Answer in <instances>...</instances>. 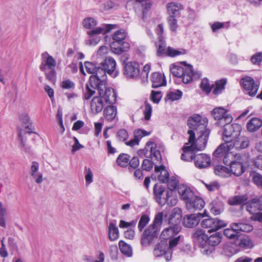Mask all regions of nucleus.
Segmentation results:
<instances>
[{"mask_svg": "<svg viewBox=\"0 0 262 262\" xmlns=\"http://www.w3.org/2000/svg\"><path fill=\"white\" fill-rule=\"evenodd\" d=\"M98 88V96L94 97L91 102V109L93 113L97 114L102 111L104 103L114 104L116 101V93L114 90L107 85L100 84L95 86Z\"/></svg>", "mask_w": 262, "mask_h": 262, "instance_id": "nucleus-1", "label": "nucleus"}, {"mask_svg": "<svg viewBox=\"0 0 262 262\" xmlns=\"http://www.w3.org/2000/svg\"><path fill=\"white\" fill-rule=\"evenodd\" d=\"M116 62L115 59L112 57L106 58L103 62L101 63L98 68L97 77H100L101 80V84L107 85V76L106 73L115 78L118 76L119 71L116 70ZM97 77L93 76L91 77V82L95 84V81H98ZM99 80H98L99 81Z\"/></svg>", "mask_w": 262, "mask_h": 262, "instance_id": "nucleus-2", "label": "nucleus"}, {"mask_svg": "<svg viewBox=\"0 0 262 262\" xmlns=\"http://www.w3.org/2000/svg\"><path fill=\"white\" fill-rule=\"evenodd\" d=\"M170 72L174 76L182 78V81L185 84H188L193 80L199 79L201 75L200 72H194L192 66L190 64L186 65L185 69L180 66H173L170 68Z\"/></svg>", "mask_w": 262, "mask_h": 262, "instance_id": "nucleus-3", "label": "nucleus"}, {"mask_svg": "<svg viewBox=\"0 0 262 262\" xmlns=\"http://www.w3.org/2000/svg\"><path fill=\"white\" fill-rule=\"evenodd\" d=\"M208 120L206 118H202L199 115H194L189 117L187 120V125L190 129L188 130V134L189 135V143H191L195 140V133L194 130L198 133L201 132L206 128Z\"/></svg>", "mask_w": 262, "mask_h": 262, "instance_id": "nucleus-4", "label": "nucleus"}, {"mask_svg": "<svg viewBox=\"0 0 262 262\" xmlns=\"http://www.w3.org/2000/svg\"><path fill=\"white\" fill-rule=\"evenodd\" d=\"M126 33L124 30L120 29L115 32L113 36V41L110 44L111 50L116 54L120 55L127 51L129 44L124 41Z\"/></svg>", "mask_w": 262, "mask_h": 262, "instance_id": "nucleus-5", "label": "nucleus"}, {"mask_svg": "<svg viewBox=\"0 0 262 262\" xmlns=\"http://www.w3.org/2000/svg\"><path fill=\"white\" fill-rule=\"evenodd\" d=\"M175 213V211H173L170 214L169 219V224L171 225L169 227L165 229L161 234V238L165 240H168L170 238L175 237L176 236L178 235L179 233L181 230L182 227L180 225L181 215L179 214L177 215V220L174 224L173 223V214Z\"/></svg>", "mask_w": 262, "mask_h": 262, "instance_id": "nucleus-6", "label": "nucleus"}, {"mask_svg": "<svg viewBox=\"0 0 262 262\" xmlns=\"http://www.w3.org/2000/svg\"><path fill=\"white\" fill-rule=\"evenodd\" d=\"M115 25L111 24H103L101 27H97L87 32L88 34L92 38L86 40V44L96 45L100 41V38L95 36L101 33L105 34L115 28Z\"/></svg>", "mask_w": 262, "mask_h": 262, "instance_id": "nucleus-7", "label": "nucleus"}, {"mask_svg": "<svg viewBox=\"0 0 262 262\" xmlns=\"http://www.w3.org/2000/svg\"><path fill=\"white\" fill-rule=\"evenodd\" d=\"M224 123L222 126L224 127V131L223 135V139L225 142L228 143L239 136L242 130L241 126L237 123L230 124Z\"/></svg>", "mask_w": 262, "mask_h": 262, "instance_id": "nucleus-8", "label": "nucleus"}, {"mask_svg": "<svg viewBox=\"0 0 262 262\" xmlns=\"http://www.w3.org/2000/svg\"><path fill=\"white\" fill-rule=\"evenodd\" d=\"M153 193L157 202L160 205L163 206L168 202L172 192L166 190L163 186L156 184L154 186Z\"/></svg>", "mask_w": 262, "mask_h": 262, "instance_id": "nucleus-9", "label": "nucleus"}, {"mask_svg": "<svg viewBox=\"0 0 262 262\" xmlns=\"http://www.w3.org/2000/svg\"><path fill=\"white\" fill-rule=\"evenodd\" d=\"M211 114L221 126L224 123L228 124L231 123L233 120L232 116L228 113V111L223 107H217L211 111Z\"/></svg>", "mask_w": 262, "mask_h": 262, "instance_id": "nucleus-10", "label": "nucleus"}, {"mask_svg": "<svg viewBox=\"0 0 262 262\" xmlns=\"http://www.w3.org/2000/svg\"><path fill=\"white\" fill-rule=\"evenodd\" d=\"M201 226L204 228H209V232L215 231L227 226V223L223 220L217 218H207L201 222Z\"/></svg>", "mask_w": 262, "mask_h": 262, "instance_id": "nucleus-11", "label": "nucleus"}, {"mask_svg": "<svg viewBox=\"0 0 262 262\" xmlns=\"http://www.w3.org/2000/svg\"><path fill=\"white\" fill-rule=\"evenodd\" d=\"M159 229L152 225H149L143 232L141 239V244L145 246L150 244L158 235Z\"/></svg>", "mask_w": 262, "mask_h": 262, "instance_id": "nucleus-12", "label": "nucleus"}, {"mask_svg": "<svg viewBox=\"0 0 262 262\" xmlns=\"http://www.w3.org/2000/svg\"><path fill=\"white\" fill-rule=\"evenodd\" d=\"M206 216H207L206 210L203 213H198L186 215L183 218V224L186 227L193 228L199 224L201 218Z\"/></svg>", "mask_w": 262, "mask_h": 262, "instance_id": "nucleus-13", "label": "nucleus"}, {"mask_svg": "<svg viewBox=\"0 0 262 262\" xmlns=\"http://www.w3.org/2000/svg\"><path fill=\"white\" fill-rule=\"evenodd\" d=\"M153 253L156 257L164 256V258L167 261H170L172 257V252L167 249V243L163 241L156 246Z\"/></svg>", "mask_w": 262, "mask_h": 262, "instance_id": "nucleus-14", "label": "nucleus"}, {"mask_svg": "<svg viewBox=\"0 0 262 262\" xmlns=\"http://www.w3.org/2000/svg\"><path fill=\"white\" fill-rule=\"evenodd\" d=\"M250 144V141L248 137H238L234 138L229 143V149L232 150L235 149L237 151L241 150L247 148Z\"/></svg>", "mask_w": 262, "mask_h": 262, "instance_id": "nucleus-15", "label": "nucleus"}, {"mask_svg": "<svg viewBox=\"0 0 262 262\" xmlns=\"http://www.w3.org/2000/svg\"><path fill=\"white\" fill-rule=\"evenodd\" d=\"M241 84L243 88L248 92V93L250 96L255 95L258 89V85L255 83V81L252 77L247 76L242 78Z\"/></svg>", "mask_w": 262, "mask_h": 262, "instance_id": "nucleus-16", "label": "nucleus"}, {"mask_svg": "<svg viewBox=\"0 0 262 262\" xmlns=\"http://www.w3.org/2000/svg\"><path fill=\"white\" fill-rule=\"evenodd\" d=\"M140 71L139 65L136 62H128L124 66V74L127 78L137 77Z\"/></svg>", "mask_w": 262, "mask_h": 262, "instance_id": "nucleus-17", "label": "nucleus"}, {"mask_svg": "<svg viewBox=\"0 0 262 262\" xmlns=\"http://www.w3.org/2000/svg\"><path fill=\"white\" fill-rule=\"evenodd\" d=\"M41 63L39 66L41 71H45L47 69H55L56 62L54 58L48 52H44L41 54Z\"/></svg>", "mask_w": 262, "mask_h": 262, "instance_id": "nucleus-18", "label": "nucleus"}, {"mask_svg": "<svg viewBox=\"0 0 262 262\" xmlns=\"http://www.w3.org/2000/svg\"><path fill=\"white\" fill-rule=\"evenodd\" d=\"M84 66L85 67L86 70L88 73L90 74H92V75L89 78V82L91 84L92 86H96L97 85H100L101 84V81L100 80H98V81H95L94 84V83H91V79L93 76L97 77L98 80H101V78L100 77H97L98 68H99V66H97L96 64H94L92 62L89 61H85L84 62Z\"/></svg>", "mask_w": 262, "mask_h": 262, "instance_id": "nucleus-19", "label": "nucleus"}, {"mask_svg": "<svg viewBox=\"0 0 262 262\" xmlns=\"http://www.w3.org/2000/svg\"><path fill=\"white\" fill-rule=\"evenodd\" d=\"M193 160L195 166L200 169L206 168L211 163L210 157L205 154H195Z\"/></svg>", "mask_w": 262, "mask_h": 262, "instance_id": "nucleus-20", "label": "nucleus"}, {"mask_svg": "<svg viewBox=\"0 0 262 262\" xmlns=\"http://www.w3.org/2000/svg\"><path fill=\"white\" fill-rule=\"evenodd\" d=\"M205 205L204 200L199 196H195L191 201L186 202V206L190 212L202 209Z\"/></svg>", "mask_w": 262, "mask_h": 262, "instance_id": "nucleus-21", "label": "nucleus"}, {"mask_svg": "<svg viewBox=\"0 0 262 262\" xmlns=\"http://www.w3.org/2000/svg\"><path fill=\"white\" fill-rule=\"evenodd\" d=\"M199 133H200V135L196 139V143L194 144H195V147L197 150H203L206 146L210 134V130L207 129Z\"/></svg>", "mask_w": 262, "mask_h": 262, "instance_id": "nucleus-22", "label": "nucleus"}, {"mask_svg": "<svg viewBox=\"0 0 262 262\" xmlns=\"http://www.w3.org/2000/svg\"><path fill=\"white\" fill-rule=\"evenodd\" d=\"M194 242L201 246L207 244L208 235L202 229L196 230L192 234Z\"/></svg>", "mask_w": 262, "mask_h": 262, "instance_id": "nucleus-23", "label": "nucleus"}, {"mask_svg": "<svg viewBox=\"0 0 262 262\" xmlns=\"http://www.w3.org/2000/svg\"><path fill=\"white\" fill-rule=\"evenodd\" d=\"M39 163L34 161L32 163L30 174L37 184H40L42 181V174L38 172Z\"/></svg>", "mask_w": 262, "mask_h": 262, "instance_id": "nucleus-24", "label": "nucleus"}, {"mask_svg": "<svg viewBox=\"0 0 262 262\" xmlns=\"http://www.w3.org/2000/svg\"><path fill=\"white\" fill-rule=\"evenodd\" d=\"M151 80L152 81V87L157 88L160 86H164L166 82L164 75L159 72H155L152 74Z\"/></svg>", "mask_w": 262, "mask_h": 262, "instance_id": "nucleus-25", "label": "nucleus"}, {"mask_svg": "<svg viewBox=\"0 0 262 262\" xmlns=\"http://www.w3.org/2000/svg\"><path fill=\"white\" fill-rule=\"evenodd\" d=\"M166 8L169 16L176 17L179 15L180 11L183 9V6L180 3L171 2L167 4Z\"/></svg>", "mask_w": 262, "mask_h": 262, "instance_id": "nucleus-26", "label": "nucleus"}, {"mask_svg": "<svg viewBox=\"0 0 262 262\" xmlns=\"http://www.w3.org/2000/svg\"><path fill=\"white\" fill-rule=\"evenodd\" d=\"M178 192L182 199L186 202L191 201L195 196L190 188L183 186L179 188Z\"/></svg>", "mask_w": 262, "mask_h": 262, "instance_id": "nucleus-27", "label": "nucleus"}, {"mask_svg": "<svg viewBox=\"0 0 262 262\" xmlns=\"http://www.w3.org/2000/svg\"><path fill=\"white\" fill-rule=\"evenodd\" d=\"M103 113L105 118L108 121H112L117 116V109L113 104H110L104 108Z\"/></svg>", "mask_w": 262, "mask_h": 262, "instance_id": "nucleus-28", "label": "nucleus"}, {"mask_svg": "<svg viewBox=\"0 0 262 262\" xmlns=\"http://www.w3.org/2000/svg\"><path fill=\"white\" fill-rule=\"evenodd\" d=\"M262 126V120L258 118L251 119L247 124V128L249 132H254Z\"/></svg>", "mask_w": 262, "mask_h": 262, "instance_id": "nucleus-29", "label": "nucleus"}, {"mask_svg": "<svg viewBox=\"0 0 262 262\" xmlns=\"http://www.w3.org/2000/svg\"><path fill=\"white\" fill-rule=\"evenodd\" d=\"M230 168L231 173L237 177L241 176L245 171L243 165L240 162L232 161Z\"/></svg>", "mask_w": 262, "mask_h": 262, "instance_id": "nucleus-30", "label": "nucleus"}, {"mask_svg": "<svg viewBox=\"0 0 262 262\" xmlns=\"http://www.w3.org/2000/svg\"><path fill=\"white\" fill-rule=\"evenodd\" d=\"M19 120L25 126V130L28 134L33 133L31 122L29 115L27 113H22L19 116Z\"/></svg>", "mask_w": 262, "mask_h": 262, "instance_id": "nucleus-31", "label": "nucleus"}, {"mask_svg": "<svg viewBox=\"0 0 262 262\" xmlns=\"http://www.w3.org/2000/svg\"><path fill=\"white\" fill-rule=\"evenodd\" d=\"M230 227L235 228L234 229L237 230V231L249 232L253 230V226L249 224L243 222L233 223L231 224Z\"/></svg>", "mask_w": 262, "mask_h": 262, "instance_id": "nucleus-32", "label": "nucleus"}, {"mask_svg": "<svg viewBox=\"0 0 262 262\" xmlns=\"http://www.w3.org/2000/svg\"><path fill=\"white\" fill-rule=\"evenodd\" d=\"M246 210L254 216V214L257 213V211L260 210L257 198L253 199L252 200L248 201L246 204Z\"/></svg>", "mask_w": 262, "mask_h": 262, "instance_id": "nucleus-33", "label": "nucleus"}, {"mask_svg": "<svg viewBox=\"0 0 262 262\" xmlns=\"http://www.w3.org/2000/svg\"><path fill=\"white\" fill-rule=\"evenodd\" d=\"M214 173L222 178H228L231 176L230 169L223 165H216L214 168Z\"/></svg>", "mask_w": 262, "mask_h": 262, "instance_id": "nucleus-34", "label": "nucleus"}, {"mask_svg": "<svg viewBox=\"0 0 262 262\" xmlns=\"http://www.w3.org/2000/svg\"><path fill=\"white\" fill-rule=\"evenodd\" d=\"M155 170L156 172H160L158 176V180L159 181L162 183H165L169 179V173L165 169L164 165H162L160 166H156L155 167Z\"/></svg>", "mask_w": 262, "mask_h": 262, "instance_id": "nucleus-35", "label": "nucleus"}, {"mask_svg": "<svg viewBox=\"0 0 262 262\" xmlns=\"http://www.w3.org/2000/svg\"><path fill=\"white\" fill-rule=\"evenodd\" d=\"M230 150L229 149V143L225 142L221 144L213 152V156L216 158L222 157Z\"/></svg>", "mask_w": 262, "mask_h": 262, "instance_id": "nucleus-36", "label": "nucleus"}, {"mask_svg": "<svg viewBox=\"0 0 262 262\" xmlns=\"http://www.w3.org/2000/svg\"><path fill=\"white\" fill-rule=\"evenodd\" d=\"M108 238L111 241H115L119 238V230L116 224L113 223L110 224L108 227Z\"/></svg>", "mask_w": 262, "mask_h": 262, "instance_id": "nucleus-37", "label": "nucleus"}, {"mask_svg": "<svg viewBox=\"0 0 262 262\" xmlns=\"http://www.w3.org/2000/svg\"><path fill=\"white\" fill-rule=\"evenodd\" d=\"M247 195H236L228 200V203L231 205H238L244 203L248 200Z\"/></svg>", "mask_w": 262, "mask_h": 262, "instance_id": "nucleus-38", "label": "nucleus"}, {"mask_svg": "<svg viewBox=\"0 0 262 262\" xmlns=\"http://www.w3.org/2000/svg\"><path fill=\"white\" fill-rule=\"evenodd\" d=\"M98 91V88L95 86H92L89 82L85 85V89L83 92V99L89 100L95 93V90Z\"/></svg>", "mask_w": 262, "mask_h": 262, "instance_id": "nucleus-39", "label": "nucleus"}, {"mask_svg": "<svg viewBox=\"0 0 262 262\" xmlns=\"http://www.w3.org/2000/svg\"><path fill=\"white\" fill-rule=\"evenodd\" d=\"M221 241V234L219 233H216L208 237L207 244L211 247H214L217 245Z\"/></svg>", "mask_w": 262, "mask_h": 262, "instance_id": "nucleus-40", "label": "nucleus"}, {"mask_svg": "<svg viewBox=\"0 0 262 262\" xmlns=\"http://www.w3.org/2000/svg\"><path fill=\"white\" fill-rule=\"evenodd\" d=\"M130 157L125 154H121L117 159V163L121 167H126L129 163Z\"/></svg>", "mask_w": 262, "mask_h": 262, "instance_id": "nucleus-41", "label": "nucleus"}, {"mask_svg": "<svg viewBox=\"0 0 262 262\" xmlns=\"http://www.w3.org/2000/svg\"><path fill=\"white\" fill-rule=\"evenodd\" d=\"M235 228H227L224 231V235L230 239H237L239 236V232Z\"/></svg>", "mask_w": 262, "mask_h": 262, "instance_id": "nucleus-42", "label": "nucleus"}, {"mask_svg": "<svg viewBox=\"0 0 262 262\" xmlns=\"http://www.w3.org/2000/svg\"><path fill=\"white\" fill-rule=\"evenodd\" d=\"M182 92L179 90L171 91L167 93L165 99L172 101L178 100L182 98Z\"/></svg>", "mask_w": 262, "mask_h": 262, "instance_id": "nucleus-43", "label": "nucleus"}, {"mask_svg": "<svg viewBox=\"0 0 262 262\" xmlns=\"http://www.w3.org/2000/svg\"><path fill=\"white\" fill-rule=\"evenodd\" d=\"M157 53L158 56H161L163 55L166 54L167 50L166 51V44L163 37H161L159 39V42L157 45Z\"/></svg>", "mask_w": 262, "mask_h": 262, "instance_id": "nucleus-44", "label": "nucleus"}, {"mask_svg": "<svg viewBox=\"0 0 262 262\" xmlns=\"http://www.w3.org/2000/svg\"><path fill=\"white\" fill-rule=\"evenodd\" d=\"M183 239V236L181 235H178L175 237L169 239L168 246L167 245V249L170 250L172 252V249L176 247L181 239Z\"/></svg>", "mask_w": 262, "mask_h": 262, "instance_id": "nucleus-45", "label": "nucleus"}, {"mask_svg": "<svg viewBox=\"0 0 262 262\" xmlns=\"http://www.w3.org/2000/svg\"><path fill=\"white\" fill-rule=\"evenodd\" d=\"M226 83V80L224 79L216 81L215 83V87L213 90V94L216 95L221 94L224 90Z\"/></svg>", "mask_w": 262, "mask_h": 262, "instance_id": "nucleus-46", "label": "nucleus"}, {"mask_svg": "<svg viewBox=\"0 0 262 262\" xmlns=\"http://www.w3.org/2000/svg\"><path fill=\"white\" fill-rule=\"evenodd\" d=\"M119 246L121 252L125 255L130 256L132 254V249L131 247L123 241H120Z\"/></svg>", "mask_w": 262, "mask_h": 262, "instance_id": "nucleus-47", "label": "nucleus"}, {"mask_svg": "<svg viewBox=\"0 0 262 262\" xmlns=\"http://www.w3.org/2000/svg\"><path fill=\"white\" fill-rule=\"evenodd\" d=\"M213 84H211L207 78H204L202 80L201 88L203 92L206 94H209L212 90Z\"/></svg>", "mask_w": 262, "mask_h": 262, "instance_id": "nucleus-48", "label": "nucleus"}, {"mask_svg": "<svg viewBox=\"0 0 262 262\" xmlns=\"http://www.w3.org/2000/svg\"><path fill=\"white\" fill-rule=\"evenodd\" d=\"M149 217L146 214H143L141 216L138 225L139 231L141 232L146 225L149 223Z\"/></svg>", "mask_w": 262, "mask_h": 262, "instance_id": "nucleus-49", "label": "nucleus"}, {"mask_svg": "<svg viewBox=\"0 0 262 262\" xmlns=\"http://www.w3.org/2000/svg\"><path fill=\"white\" fill-rule=\"evenodd\" d=\"M253 182L258 187L262 188V176L258 173L253 172L251 174Z\"/></svg>", "mask_w": 262, "mask_h": 262, "instance_id": "nucleus-50", "label": "nucleus"}, {"mask_svg": "<svg viewBox=\"0 0 262 262\" xmlns=\"http://www.w3.org/2000/svg\"><path fill=\"white\" fill-rule=\"evenodd\" d=\"M163 214L162 212H159L155 217L153 223L151 225L159 229L162 222Z\"/></svg>", "mask_w": 262, "mask_h": 262, "instance_id": "nucleus-51", "label": "nucleus"}, {"mask_svg": "<svg viewBox=\"0 0 262 262\" xmlns=\"http://www.w3.org/2000/svg\"><path fill=\"white\" fill-rule=\"evenodd\" d=\"M83 25L85 28L90 29L95 27L97 22L94 18L89 17L83 20Z\"/></svg>", "mask_w": 262, "mask_h": 262, "instance_id": "nucleus-52", "label": "nucleus"}, {"mask_svg": "<svg viewBox=\"0 0 262 262\" xmlns=\"http://www.w3.org/2000/svg\"><path fill=\"white\" fill-rule=\"evenodd\" d=\"M170 29L173 32H176L178 28L177 20L176 17L168 16L167 18Z\"/></svg>", "mask_w": 262, "mask_h": 262, "instance_id": "nucleus-53", "label": "nucleus"}, {"mask_svg": "<svg viewBox=\"0 0 262 262\" xmlns=\"http://www.w3.org/2000/svg\"><path fill=\"white\" fill-rule=\"evenodd\" d=\"M85 179L86 183L89 184L93 181V174L91 169L87 167H84Z\"/></svg>", "mask_w": 262, "mask_h": 262, "instance_id": "nucleus-54", "label": "nucleus"}, {"mask_svg": "<svg viewBox=\"0 0 262 262\" xmlns=\"http://www.w3.org/2000/svg\"><path fill=\"white\" fill-rule=\"evenodd\" d=\"M150 134V132H147L145 130L138 129L134 132V137L138 139L139 141L141 138L144 136H148Z\"/></svg>", "mask_w": 262, "mask_h": 262, "instance_id": "nucleus-55", "label": "nucleus"}, {"mask_svg": "<svg viewBox=\"0 0 262 262\" xmlns=\"http://www.w3.org/2000/svg\"><path fill=\"white\" fill-rule=\"evenodd\" d=\"M152 113V107L151 105L147 102L145 103V108L144 110V114L145 119L148 120L151 117Z\"/></svg>", "mask_w": 262, "mask_h": 262, "instance_id": "nucleus-56", "label": "nucleus"}, {"mask_svg": "<svg viewBox=\"0 0 262 262\" xmlns=\"http://www.w3.org/2000/svg\"><path fill=\"white\" fill-rule=\"evenodd\" d=\"M150 97L153 102L158 103L162 98L161 92L160 91H152Z\"/></svg>", "mask_w": 262, "mask_h": 262, "instance_id": "nucleus-57", "label": "nucleus"}, {"mask_svg": "<svg viewBox=\"0 0 262 262\" xmlns=\"http://www.w3.org/2000/svg\"><path fill=\"white\" fill-rule=\"evenodd\" d=\"M153 167V162L148 159H144L142 163V168L143 170L149 171Z\"/></svg>", "mask_w": 262, "mask_h": 262, "instance_id": "nucleus-58", "label": "nucleus"}, {"mask_svg": "<svg viewBox=\"0 0 262 262\" xmlns=\"http://www.w3.org/2000/svg\"><path fill=\"white\" fill-rule=\"evenodd\" d=\"M195 154L192 152H187L183 151L181 155V158L182 160L185 161H191L194 159Z\"/></svg>", "mask_w": 262, "mask_h": 262, "instance_id": "nucleus-59", "label": "nucleus"}, {"mask_svg": "<svg viewBox=\"0 0 262 262\" xmlns=\"http://www.w3.org/2000/svg\"><path fill=\"white\" fill-rule=\"evenodd\" d=\"M210 246L208 245V244L206 245H202L200 246L201 252L205 255H210L213 251V248L212 247H210Z\"/></svg>", "mask_w": 262, "mask_h": 262, "instance_id": "nucleus-60", "label": "nucleus"}, {"mask_svg": "<svg viewBox=\"0 0 262 262\" xmlns=\"http://www.w3.org/2000/svg\"><path fill=\"white\" fill-rule=\"evenodd\" d=\"M166 182L168 183L167 186L168 189L171 191L174 190L178 184V181L174 177H172L170 179H168Z\"/></svg>", "mask_w": 262, "mask_h": 262, "instance_id": "nucleus-61", "label": "nucleus"}, {"mask_svg": "<svg viewBox=\"0 0 262 262\" xmlns=\"http://www.w3.org/2000/svg\"><path fill=\"white\" fill-rule=\"evenodd\" d=\"M183 54H184L183 52L176 50L172 47H168L167 50L166 55L170 57H175L177 55H179Z\"/></svg>", "mask_w": 262, "mask_h": 262, "instance_id": "nucleus-62", "label": "nucleus"}, {"mask_svg": "<svg viewBox=\"0 0 262 262\" xmlns=\"http://www.w3.org/2000/svg\"><path fill=\"white\" fill-rule=\"evenodd\" d=\"M117 136L120 141H125L128 138V135L126 129H121L118 132Z\"/></svg>", "mask_w": 262, "mask_h": 262, "instance_id": "nucleus-63", "label": "nucleus"}, {"mask_svg": "<svg viewBox=\"0 0 262 262\" xmlns=\"http://www.w3.org/2000/svg\"><path fill=\"white\" fill-rule=\"evenodd\" d=\"M262 60V53L261 52H257L252 56L251 58V61L253 64H258L260 63Z\"/></svg>", "mask_w": 262, "mask_h": 262, "instance_id": "nucleus-64", "label": "nucleus"}]
</instances>
